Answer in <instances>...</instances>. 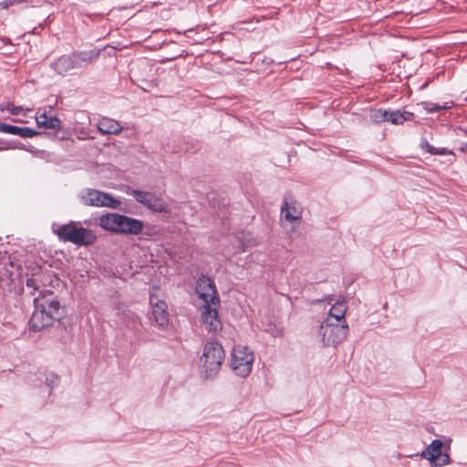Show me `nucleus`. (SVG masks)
Masks as SVG:
<instances>
[{"label":"nucleus","mask_w":467,"mask_h":467,"mask_svg":"<svg viewBox=\"0 0 467 467\" xmlns=\"http://www.w3.org/2000/svg\"><path fill=\"white\" fill-rule=\"evenodd\" d=\"M33 302L35 310L28 322L31 331L39 332L53 326L55 322H60L67 316L66 307L50 289L40 290Z\"/></svg>","instance_id":"obj_1"},{"label":"nucleus","mask_w":467,"mask_h":467,"mask_svg":"<svg viewBox=\"0 0 467 467\" xmlns=\"http://www.w3.org/2000/svg\"><path fill=\"white\" fill-rule=\"evenodd\" d=\"M195 292L204 303L202 313V321L207 326L210 332L217 333L222 330L223 324L219 318L218 311L213 306H220V297L217 295L215 285L206 275L202 274L196 281Z\"/></svg>","instance_id":"obj_2"},{"label":"nucleus","mask_w":467,"mask_h":467,"mask_svg":"<svg viewBox=\"0 0 467 467\" xmlns=\"http://www.w3.org/2000/svg\"><path fill=\"white\" fill-rule=\"evenodd\" d=\"M99 225L110 233L138 235L142 232L143 222L118 213H107L99 218Z\"/></svg>","instance_id":"obj_3"},{"label":"nucleus","mask_w":467,"mask_h":467,"mask_svg":"<svg viewBox=\"0 0 467 467\" xmlns=\"http://www.w3.org/2000/svg\"><path fill=\"white\" fill-rule=\"evenodd\" d=\"M60 241L70 242L78 246H88L97 240L96 234L89 229L77 227L74 222L58 225L53 229Z\"/></svg>","instance_id":"obj_4"},{"label":"nucleus","mask_w":467,"mask_h":467,"mask_svg":"<svg viewBox=\"0 0 467 467\" xmlns=\"http://www.w3.org/2000/svg\"><path fill=\"white\" fill-rule=\"evenodd\" d=\"M224 358V350L218 342H208L204 346L201 363L206 379H213L219 373Z\"/></svg>","instance_id":"obj_5"},{"label":"nucleus","mask_w":467,"mask_h":467,"mask_svg":"<svg viewBox=\"0 0 467 467\" xmlns=\"http://www.w3.org/2000/svg\"><path fill=\"white\" fill-rule=\"evenodd\" d=\"M78 198L85 206L117 209L121 203L119 200L114 198L111 194L92 188L81 190L78 194Z\"/></svg>","instance_id":"obj_6"},{"label":"nucleus","mask_w":467,"mask_h":467,"mask_svg":"<svg viewBox=\"0 0 467 467\" xmlns=\"http://www.w3.org/2000/svg\"><path fill=\"white\" fill-rule=\"evenodd\" d=\"M348 324L328 321L324 319L318 328L324 346L337 345L342 342L348 335Z\"/></svg>","instance_id":"obj_7"},{"label":"nucleus","mask_w":467,"mask_h":467,"mask_svg":"<svg viewBox=\"0 0 467 467\" xmlns=\"http://www.w3.org/2000/svg\"><path fill=\"white\" fill-rule=\"evenodd\" d=\"M254 353L244 346H235L232 351L231 368L236 375L245 378L252 370Z\"/></svg>","instance_id":"obj_8"},{"label":"nucleus","mask_w":467,"mask_h":467,"mask_svg":"<svg viewBox=\"0 0 467 467\" xmlns=\"http://www.w3.org/2000/svg\"><path fill=\"white\" fill-rule=\"evenodd\" d=\"M129 194L133 196L138 202L143 204L153 212L167 213V204L163 199L157 197L152 192L140 190H131Z\"/></svg>","instance_id":"obj_9"},{"label":"nucleus","mask_w":467,"mask_h":467,"mask_svg":"<svg viewBox=\"0 0 467 467\" xmlns=\"http://www.w3.org/2000/svg\"><path fill=\"white\" fill-rule=\"evenodd\" d=\"M150 304L151 306V316L159 328L165 329L170 323V314L168 306L164 300H161L157 296H150Z\"/></svg>","instance_id":"obj_10"},{"label":"nucleus","mask_w":467,"mask_h":467,"mask_svg":"<svg viewBox=\"0 0 467 467\" xmlns=\"http://www.w3.org/2000/svg\"><path fill=\"white\" fill-rule=\"evenodd\" d=\"M49 66L56 74L62 77L68 75L71 70L76 69V63L71 53L64 54L55 58L50 62Z\"/></svg>","instance_id":"obj_11"},{"label":"nucleus","mask_w":467,"mask_h":467,"mask_svg":"<svg viewBox=\"0 0 467 467\" xmlns=\"http://www.w3.org/2000/svg\"><path fill=\"white\" fill-rule=\"evenodd\" d=\"M101 53V49L93 48L90 50H74L71 52L76 69L82 68L96 61Z\"/></svg>","instance_id":"obj_12"},{"label":"nucleus","mask_w":467,"mask_h":467,"mask_svg":"<svg viewBox=\"0 0 467 467\" xmlns=\"http://www.w3.org/2000/svg\"><path fill=\"white\" fill-rule=\"evenodd\" d=\"M281 215L289 222H300L302 219V210L298 206L296 201H288L287 197H284L281 206Z\"/></svg>","instance_id":"obj_13"},{"label":"nucleus","mask_w":467,"mask_h":467,"mask_svg":"<svg viewBox=\"0 0 467 467\" xmlns=\"http://www.w3.org/2000/svg\"><path fill=\"white\" fill-rule=\"evenodd\" d=\"M0 132L9 133L20 136L21 138H33L42 133L35 129L27 127H18L5 123H0Z\"/></svg>","instance_id":"obj_14"},{"label":"nucleus","mask_w":467,"mask_h":467,"mask_svg":"<svg viewBox=\"0 0 467 467\" xmlns=\"http://www.w3.org/2000/svg\"><path fill=\"white\" fill-rule=\"evenodd\" d=\"M442 447L443 442L441 440L435 439L420 452V457L428 460L431 466H432L435 461L441 457Z\"/></svg>","instance_id":"obj_15"},{"label":"nucleus","mask_w":467,"mask_h":467,"mask_svg":"<svg viewBox=\"0 0 467 467\" xmlns=\"http://www.w3.org/2000/svg\"><path fill=\"white\" fill-rule=\"evenodd\" d=\"M36 121V125L38 128L50 129L53 132L47 133V135H53L55 137H58L63 140L67 136V132L63 131V134L59 136V132L62 130L60 119H44L40 120V119H35Z\"/></svg>","instance_id":"obj_16"},{"label":"nucleus","mask_w":467,"mask_h":467,"mask_svg":"<svg viewBox=\"0 0 467 467\" xmlns=\"http://www.w3.org/2000/svg\"><path fill=\"white\" fill-rule=\"evenodd\" d=\"M347 306H345L344 300H337L335 304L332 305L327 317L325 319L328 321L348 324L345 318Z\"/></svg>","instance_id":"obj_17"},{"label":"nucleus","mask_w":467,"mask_h":467,"mask_svg":"<svg viewBox=\"0 0 467 467\" xmlns=\"http://www.w3.org/2000/svg\"><path fill=\"white\" fill-rule=\"evenodd\" d=\"M97 126L103 134H118L122 130L116 119H98Z\"/></svg>","instance_id":"obj_18"},{"label":"nucleus","mask_w":467,"mask_h":467,"mask_svg":"<svg viewBox=\"0 0 467 467\" xmlns=\"http://www.w3.org/2000/svg\"><path fill=\"white\" fill-rule=\"evenodd\" d=\"M427 133L426 130H423L422 136L420 138V148L430 153L431 155H454V152L451 150L447 148H435L431 145L428 141V139L424 136Z\"/></svg>","instance_id":"obj_19"},{"label":"nucleus","mask_w":467,"mask_h":467,"mask_svg":"<svg viewBox=\"0 0 467 467\" xmlns=\"http://www.w3.org/2000/svg\"><path fill=\"white\" fill-rule=\"evenodd\" d=\"M452 102H451V105H449L448 102L443 104L434 103L431 101H424L420 104H418L419 109H422L425 110L426 113H436L442 110H446L451 108Z\"/></svg>","instance_id":"obj_20"},{"label":"nucleus","mask_w":467,"mask_h":467,"mask_svg":"<svg viewBox=\"0 0 467 467\" xmlns=\"http://www.w3.org/2000/svg\"><path fill=\"white\" fill-rule=\"evenodd\" d=\"M26 285L28 288H32V291L30 292L31 295H34L36 291L40 292L41 290L38 279L36 278V275H33L31 277L26 278Z\"/></svg>","instance_id":"obj_21"},{"label":"nucleus","mask_w":467,"mask_h":467,"mask_svg":"<svg viewBox=\"0 0 467 467\" xmlns=\"http://www.w3.org/2000/svg\"><path fill=\"white\" fill-rule=\"evenodd\" d=\"M451 462V456L447 452H441V457L433 463L431 467H443Z\"/></svg>","instance_id":"obj_22"},{"label":"nucleus","mask_w":467,"mask_h":467,"mask_svg":"<svg viewBox=\"0 0 467 467\" xmlns=\"http://www.w3.org/2000/svg\"><path fill=\"white\" fill-rule=\"evenodd\" d=\"M59 383V377L56 374L50 373L46 378V384L50 389V390L57 386Z\"/></svg>","instance_id":"obj_23"},{"label":"nucleus","mask_w":467,"mask_h":467,"mask_svg":"<svg viewBox=\"0 0 467 467\" xmlns=\"http://www.w3.org/2000/svg\"><path fill=\"white\" fill-rule=\"evenodd\" d=\"M6 107H7L9 113L12 115H19L21 113L26 114L29 110V109L25 110L21 107H16V106L10 105V104H7Z\"/></svg>","instance_id":"obj_24"},{"label":"nucleus","mask_w":467,"mask_h":467,"mask_svg":"<svg viewBox=\"0 0 467 467\" xmlns=\"http://www.w3.org/2000/svg\"><path fill=\"white\" fill-rule=\"evenodd\" d=\"M1 150H14V149H20V150H24L25 149V145L20 142V141H11L9 142L5 147H0Z\"/></svg>","instance_id":"obj_25"},{"label":"nucleus","mask_w":467,"mask_h":467,"mask_svg":"<svg viewBox=\"0 0 467 467\" xmlns=\"http://www.w3.org/2000/svg\"><path fill=\"white\" fill-rule=\"evenodd\" d=\"M406 119H381L378 120L377 119H374L373 122L375 124H379L381 121H390L394 125H401Z\"/></svg>","instance_id":"obj_26"},{"label":"nucleus","mask_w":467,"mask_h":467,"mask_svg":"<svg viewBox=\"0 0 467 467\" xmlns=\"http://www.w3.org/2000/svg\"><path fill=\"white\" fill-rule=\"evenodd\" d=\"M379 112L380 113L381 117H391V118L405 117V114H407V112L401 113L399 110L391 112L389 115L388 111H386V110L383 113H381V111H379Z\"/></svg>","instance_id":"obj_27"},{"label":"nucleus","mask_w":467,"mask_h":467,"mask_svg":"<svg viewBox=\"0 0 467 467\" xmlns=\"http://www.w3.org/2000/svg\"><path fill=\"white\" fill-rule=\"evenodd\" d=\"M275 337H281L283 336V330L279 328H275V331L272 333Z\"/></svg>","instance_id":"obj_28"},{"label":"nucleus","mask_w":467,"mask_h":467,"mask_svg":"<svg viewBox=\"0 0 467 467\" xmlns=\"http://www.w3.org/2000/svg\"><path fill=\"white\" fill-rule=\"evenodd\" d=\"M459 150L462 152H467V142H464L462 144V146L459 148Z\"/></svg>","instance_id":"obj_29"},{"label":"nucleus","mask_w":467,"mask_h":467,"mask_svg":"<svg viewBox=\"0 0 467 467\" xmlns=\"http://www.w3.org/2000/svg\"><path fill=\"white\" fill-rule=\"evenodd\" d=\"M12 119V121L20 122V123H27L28 122L25 119Z\"/></svg>","instance_id":"obj_30"},{"label":"nucleus","mask_w":467,"mask_h":467,"mask_svg":"<svg viewBox=\"0 0 467 467\" xmlns=\"http://www.w3.org/2000/svg\"><path fill=\"white\" fill-rule=\"evenodd\" d=\"M39 117L46 118V117H47V115L46 111H44L43 113H41V114L39 115Z\"/></svg>","instance_id":"obj_31"},{"label":"nucleus","mask_w":467,"mask_h":467,"mask_svg":"<svg viewBox=\"0 0 467 467\" xmlns=\"http://www.w3.org/2000/svg\"><path fill=\"white\" fill-rule=\"evenodd\" d=\"M37 5H41L43 3V0H36V2Z\"/></svg>","instance_id":"obj_32"},{"label":"nucleus","mask_w":467,"mask_h":467,"mask_svg":"<svg viewBox=\"0 0 467 467\" xmlns=\"http://www.w3.org/2000/svg\"><path fill=\"white\" fill-rule=\"evenodd\" d=\"M370 117L378 118L379 116H378V114H375V115L371 114Z\"/></svg>","instance_id":"obj_33"}]
</instances>
